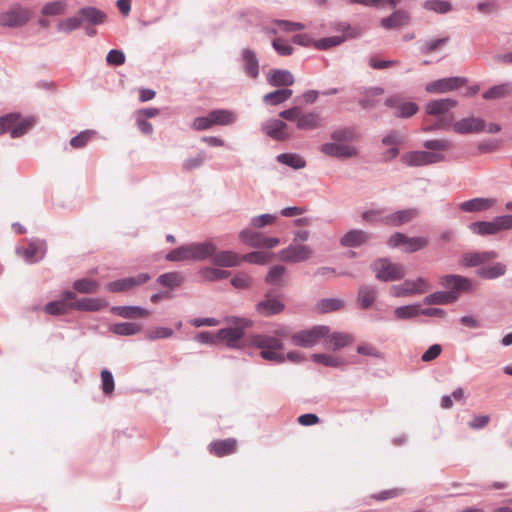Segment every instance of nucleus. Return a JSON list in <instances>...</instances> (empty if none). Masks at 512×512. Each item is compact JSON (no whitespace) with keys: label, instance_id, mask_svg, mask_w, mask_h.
<instances>
[{"label":"nucleus","instance_id":"f257e3e1","mask_svg":"<svg viewBox=\"0 0 512 512\" xmlns=\"http://www.w3.org/2000/svg\"><path fill=\"white\" fill-rule=\"evenodd\" d=\"M223 322L229 326L218 330L217 343H224L229 348H238L244 337L245 329L252 326V321L248 318L227 316Z\"/></svg>","mask_w":512,"mask_h":512},{"label":"nucleus","instance_id":"f03ea898","mask_svg":"<svg viewBox=\"0 0 512 512\" xmlns=\"http://www.w3.org/2000/svg\"><path fill=\"white\" fill-rule=\"evenodd\" d=\"M251 343L261 350L260 355L263 359L277 363L285 362L284 354L279 351L283 349L281 339L274 335L255 334L252 335Z\"/></svg>","mask_w":512,"mask_h":512},{"label":"nucleus","instance_id":"7ed1b4c3","mask_svg":"<svg viewBox=\"0 0 512 512\" xmlns=\"http://www.w3.org/2000/svg\"><path fill=\"white\" fill-rule=\"evenodd\" d=\"M34 125L35 118L33 116L23 117L17 113H10L0 117V134L9 133L11 138H19Z\"/></svg>","mask_w":512,"mask_h":512},{"label":"nucleus","instance_id":"20e7f679","mask_svg":"<svg viewBox=\"0 0 512 512\" xmlns=\"http://www.w3.org/2000/svg\"><path fill=\"white\" fill-rule=\"evenodd\" d=\"M371 269L377 280L394 282L404 278L406 270L403 265L392 262L389 258H378L371 263Z\"/></svg>","mask_w":512,"mask_h":512},{"label":"nucleus","instance_id":"39448f33","mask_svg":"<svg viewBox=\"0 0 512 512\" xmlns=\"http://www.w3.org/2000/svg\"><path fill=\"white\" fill-rule=\"evenodd\" d=\"M329 327L326 325H316L309 329L300 330L291 336V341L298 347H312L319 343L324 337L328 336Z\"/></svg>","mask_w":512,"mask_h":512},{"label":"nucleus","instance_id":"423d86ee","mask_svg":"<svg viewBox=\"0 0 512 512\" xmlns=\"http://www.w3.org/2000/svg\"><path fill=\"white\" fill-rule=\"evenodd\" d=\"M406 141L405 134L400 130H390L381 138V146L387 147L381 153V161L384 163L396 159L400 153L399 147Z\"/></svg>","mask_w":512,"mask_h":512},{"label":"nucleus","instance_id":"0eeeda50","mask_svg":"<svg viewBox=\"0 0 512 512\" xmlns=\"http://www.w3.org/2000/svg\"><path fill=\"white\" fill-rule=\"evenodd\" d=\"M445 156L438 152H428L423 150H416L404 153L400 160L409 167H421L442 162Z\"/></svg>","mask_w":512,"mask_h":512},{"label":"nucleus","instance_id":"6e6552de","mask_svg":"<svg viewBox=\"0 0 512 512\" xmlns=\"http://www.w3.org/2000/svg\"><path fill=\"white\" fill-rule=\"evenodd\" d=\"M30 16L28 9L15 4L10 9L0 12V26L7 28H19L29 21Z\"/></svg>","mask_w":512,"mask_h":512},{"label":"nucleus","instance_id":"1a4fd4ad","mask_svg":"<svg viewBox=\"0 0 512 512\" xmlns=\"http://www.w3.org/2000/svg\"><path fill=\"white\" fill-rule=\"evenodd\" d=\"M440 284L447 289V293H452L455 301L460 293L470 292L474 289L473 281L462 275L449 274L440 278Z\"/></svg>","mask_w":512,"mask_h":512},{"label":"nucleus","instance_id":"9d476101","mask_svg":"<svg viewBox=\"0 0 512 512\" xmlns=\"http://www.w3.org/2000/svg\"><path fill=\"white\" fill-rule=\"evenodd\" d=\"M313 251L305 244L291 243L278 252V258L285 263L306 262L312 257Z\"/></svg>","mask_w":512,"mask_h":512},{"label":"nucleus","instance_id":"9b49d317","mask_svg":"<svg viewBox=\"0 0 512 512\" xmlns=\"http://www.w3.org/2000/svg\"><path fill=\"white\" fill-rule=\"evenodd\" d=\"M430 289L427 280L418 277L415 280H406L401 285H393L390 288V294L394 297H407L416 294H423Z\"/></svg>","mask_w":512,"mask_h":512},{"label":"nucleus","instance_id":"f8f14e48","mask_svg":"<svg viewBox=\"0 0 512 512\" xmlns=\"http://www.w3.org/2000/svg\"><path fill=\"white\" fill-rule=\"evenodd\" d=\"M320 151L327 156L338 159L353 158L358 155V149L356 147L336 141L322 144Z\"/></svg>","mask_w":512,"mask_h":512},{"label":"nucleus","instance_id":"ddd939ff","mask_svg":"<svg viewBox=\"0 0 512 512\" xmlns=\"http://www.w3.org/2000/svg\"><path fill=\"white\" fill-rule=\"evenodd\" d=\"M467 81V78L459 76L441 78L428 83L425 90L428 93H447L462 87Z\"/></svg>","mask_w":512,"mask_h":512},{"label":"nucleus","instance_id":"4468645a","mask_svg":"<svg viewBox=\"0 0 512 512\" xmlns=\"http://www.w3.org/2000/svg\"><path fill=\"white\" fill-rule=\"evenodd\" d=\"M385 105L394 109V116L398 118H409L416 114L419 109L416 103L403 101L398 95L389 96L385 100Z\"/></svg>","mask_w":512,"mask_h":512},{"label":"nucleus","instance_id":"2eb2a0df","mask_svg":"<svg viewBox=\"0 0 512 512\" xmlns=\"http://www.w3.org/2000/svg\"><path fill=\"white\" fill-rule=\"evenodd\" d=\"M149 279L150 275L148 273H140L134 277H127L109 282L106 285V289L110 292H124L146 283Z\"/></svg>","mask_w":512,"mask_h":512},{"label":"nucleus","instance_id":"dca6fc26","mask_svg":"<svg viewBox=\"0 0 512 512\" xmlns=\"http://www.w3.org/2000/svg\"><path fill=\"white\" fill-rule=\"evenodd\" d=\"M262 131L271 139L285 141L290 138L287 124L280 119H268L261 125Z\"/></svg>","mask_w":512,"mask_h":512},{"label":"nucleus","instance_id":"f3484780","mask_svg":"<svg viewBox=\"0 0 512 512\" xmlns=\"http://www.w3.org/2000/svg\"><path fill=\"white\" fill-rule=\"evenodd\" d=\"M486 128L483 119L477 117H467L453 123L452 130L458 134L480 133Z\"/></svg>","mask_w":512,"mask_h":512},{"label":"nucleus","instance_id":"a211bd4d","mask_svg":"<svg viewBox=\"0 0 512 512\" xmlns=\"http://www.w3.org/2000/svg\"><path fill=\"white\" fill-rule=\"evenodd\" d=\"M323 126V118L320 112L315 110L303 112L300 111L296 127L299 130L311 131L319 129Z\"/></svg>","mask_w":512,"mask_h":512},{"label":"nucleus","instance_id":"6ab92c4d","mask_svg":"<svg viewBox=\"0 0 512 512\" xmlns=\"http://www.w3.org/2000/svg\"><path fill=\"white\" fill-rule=\"evenodd\" d=\"M46 252L45 242L41 240H31L27 248L17 249V254L21 255L27 262L34 263L41 260Z\"/></svg>","mask_w":512,"mask_h":512},{"label":"nucleus","instance_id":"aec40b11","mask_svg":"<svg viewBox=\"0 0 512 512\" xmlns=\"http://www.w3.org/2000/svg\"><path fill=\"white\" fill-rule=\"evenodd\" d=\"M371 239V234L361 229H351L340 238V245L346 248H356Z\"/></svg>","mask_w":512,"mask_h":512},{"label":"nucleus","instance_id":"412c9836","mask_svg":"<svg viewBox=\"0 0 512 512\" xmlns=\"http://www.w3.org/2000/svg\"><path fill=\"white\" fill-rule=\"evenodd\" d=\"M211 262L219 267L231 268L237 267L242 262V256L231 250H215Z\"/></svg>","mask_w":512,"mask_h":512},{"label":"nucleus","instance_id":"4be33fe9","mask_svg":"<svg viewBox=\"0 0 512 512\" xmlns=\"http://www.w3.org/2000/svg\"><path fill=\"white\" fill-rule=\"evenodd\" d=\"M456 106V100L452 98H443L429 101L425 106V111L431 116H449L448 112Z\"/></svg>","mask_w":512,"mask_h":512},{"label":"nucleus","instance_id":"5701e85b","mask_svg":"<svg viewBox=\"0 0 512 512\" xmlns=\"http://www.w3.org/2000/svg\"><path fill=\"white\" fill-rule=\"evenodd\" d=\"M189 250L192 261H203L208 258L212 259L216 245L212 241L191 243L189 244Z\"/></svg>","mask_w":512,"mask_h":512},{"label":"nucleus","instance_id":"b1692460","mask_svg":"<svg viewBox=\"0 0 512 512\" xmlns=\"http://www.w3.org/2000/svg\"><path fill=\"white\" fill-rule=\"evenodd\" d=\"M496 204L493 198H473L459 204V209L467 213L487 211Z\"/></svg>","mask_w":512,"mask_h":512},{"label":"nucleus","instance_id":"393cba45","mask_svg":"<svg viewBox=\"0 0 512 512\" xmlns=\"http://www.w3.org/2000/svg\"><path fill=\"white\" fill-rule=\"evenodd\" d=\"M497 256V253L494 251L468 252L463 254L460 263L465 267H476L497 258Z\"/></svg>","mask_w":512,"mask_h":512},{"label":"nucleus","instance_id":"a878e982","mask_svg":"<svg viewBox=\"0 0 512 512\" xmlns=\"http://www.w3.org/2000/svg\"><path fill=\"white\" fill-rule=\"evenodd\" d=\"M418 215V210L409 208L388 214L384 218V224L398 227L413 220Z\"/></svg>","mask_w":512,"mask_h":512},{"label":"nucleus","instance_id":"bb28decb","mask_svg":"<svg viewBox=\"0 0 512 512\" xmlns=\"http://www.w3.org/2000/svg\"><path fill=\"white\" fill-rule=\"evenodd\" d=\"M74 310L85 312H96L107 306V302L102 298H80L71 302Z\"/></svg>","mask_w":512,"mask_h":512},{"label":"nucleus","instance_id":"cd10ccee","mask_svg":"<svg viewBox=\"0 0 512 512\" xmlns=\"http://www.w3.org/2000/svg\"><path fill=\"white\" fill-rule=\"evenodd\" d=\"M267 81L271 86L281 87L290 86L295 79L293 74L285 69H273L267 75Z\"/></svg>","mask_w":512,"mask_h":512},{"label":"nucleus","instance_id":"c85d7f7f","mask_svg":"<svg viewBox=\"0 0 512 512\" xmlns=\"http://www.w3.org/2000/svg\"><path fill=\"white\" fill-rule=\"evenodd\" d=\"M323 344L332 350L341 349L353 341V337L350 334L342 332H333L323 338Z\"/></svg>","mask_w":512,"mask_h":512},{"label":"nucleus","instance_id":"c756f323","mask_svg":"<svg viewBox=\"0 0 512 512\" xmlns=\"http://www.w3.org/2000/svg\"><path fill=\"white\" fill-rule=\"evenodd\" d=\"M111 312L127 319L143 318L150 315V311L140 306H114Z\"/></svg>","mask_w":512,"mask_h":512},{"label":"nucleus","instance_id":"7c9ffc66","mask_svg":"<svg viewBox=\"0 0 512 512\" xmlns=\"http://www.w3.org/2000/svg\"><path fill=\"white\" fill-rule=\"evenodd\" d=\"M236 445V440L232 438L216 440L209 444V451L216 456L223 457L234 453Z\"/></svg>","mask_w":512,"mask_h":512},{"label":"nucleus","instance_id":"2f4dec72","mask_svg":"<svg viewBox=\"0 0 512 512\" xmlns=\"http://www.w3.org/2000/svg\"><path fill=\"white\" fill-rule=\"evenodd\" d=\"M242 59L245 73L253 79L257 78L259 75V61L256 53L248 48L243 49Z\"/></svg>","mask_w":512,"mask_h":512},{"label":"nucleus","instance_id":"473e14b6","mask_svg":"<svg viewBox=\"0 0 512 512\" xmlns=\"http://www.w3.org/2000/svg\"><path fill=\"white\" fill-rule=\"evenodd\" d=\"M78 12L82 19V24L100 25L106 19L104 12L91 6L83 7Z\"/></svg>","mask_w":512,"mask_h":512},{"label":"nucleus","instance_id":"72a5a7b5","mask_svg":"<svg viewBox=\"0 0 512 512\" xmlns=\"http://www.w3.org/2000/svg\"><path fill=\"white\" fill-rule=\"evenodd\" d=\"M409 21V14L407 11L399 9L394 11L390 16L381 20V26L386 29H395L407 24Z\"/></svg>","mask_w":512,"mask_h":512},{"label":"nucleus","instance_id":"f704fd0d","mask_svg":"<svg viewBox=\"0 0 512 512\" xmlns=\"http://www.w3.org/2000/svg\"><path fill=\"white\" fill-rule=\"evenodd\" d=\"M284 309V304L276 298H269L260 301L256 305V311L262 316H272L279 314Z\"/></svg>","mask_w":512,"mask_h":512},{"label":"nucleus","instance_id":"c9c22d12","mask_svg":"<svg viewBox=\"0 0 512 512\" xmlns=\"http://www.w3.org/2000/svg\"><path fill=\"white\" fill-rule=\"evenodd\" d=\"M378 294V290L373 285H362L358 290V303L362 309L370 308Z\"/></svg>","mask_w":512,"mask_h":512},{"label":"nucleus","instance_id":"e433bc0d","mask_svg":"<svg viewBox=\"0 0 512 512\" xmlns=\"http://www.w3.org/2000/svg\"><path fill=\"white\" fill-rule=\"evenodd\" d=\"M468 228L477 235H495L499 233L496 219L492 221H477L469 224Z\"/></svg>","mask_w":512,"mask_h":512},{"label":"nucleus","instance_id":"4c0bfd02","mask_svg":"<svg viewBox=\"0 0 512 512\" xmlns=\"http://www.w3.org/2000/svg\"><path fill=\"white\" fill-rule=\"evenodd\" d=\"M512 95V82H505L489 88L483 93L486 100L502 99Z\"/></svg>","mask_w":512,"mask_h":512},{"label":"nucleus","instance_id":"58836bf2","mask_svg":"<svg viewBox=\"0 0 512 512\" xmlns=\"http://www.w3.org/2000/svg\"><path fill=\"white\" fill-rule=\"evenodd\" d=\"M278 163L288 166L294 170L306 167V160L297 153H281L276 156Z\"/></svg>","mask_w":512,"mask_h":512},{"label":"nucleus","instance_id":"ea45409f","mask_svg":"<svg viewBox=\"0 0 512 512\" xmlns=\"http://www.w3.org/2000/svg\"><path fill=\"white\" fill-rule=\"evenodd\" d=\"M210 118L213 125L226 126L236 122L237 116L233 111L227 109H215L210 111Z\"/></svg>","mask_w":512,"mask_h":512},{"label":"nucleus","instance_id":"a19ab883","mask_svg":"<svg viewBox=\"0 0 512 512\" xmlns=\"http://www.w3.org/2000/svg\"><path fill=\"white\" fill-rule=\"evenodd\" d=\"M110 331L119 336H132L141 331V325L132 322H121L111 325Z\"/></svg>","mask_w":512,"mask_h":512},{"label":"nucleus","instance_id":"79ce46f5","mask_svg":"<svg viewBox=\"0 0 512 512\" xmlns=\"http://www.w3.org/2000/svg\"><path fill=\"white\" fill-rule=\"evenodd\" d=\"M423 302L426 305H446L455 302V297L447 291H437L427 295Z\"/></svg>","mask_w":512,"mask_h":512},{"label":"nucleus","instance_id":"37998d69","mask_svg":"<svg viewBox=\"0 0 512 512\" xmlns=\"http://www.w3.org/2000/svg\"><path fill=\"white\" fill-rule=\"evenodd\" d=\"M477 273L481 278L484 279H496L506 273V265L501 262H497L492 266L480 268Z\"/></svg>","mask_w":512,"mask_h":512},{"label":"nucleus","instance_id":"c03bdc74","mask_svg":"<svg viewBox=\"0 0 512 512\" xmlns=\"http://www.w3.org/2000/svg\"><path fill=\"white\" fill-rule=\"evenodd\" d=\"M263 234L250 228L243 229L239 233V239L246 245L253 248H261Z\"/></svg>","mask_w":512,"mask_h":512},{"label":"nucleus","instance_id":"a18cd8bd","mask_svg":"<svg viewBox=\"0 0 512 512\" xmlns=\"http://www.w3.org/2000/svg\"><path fill=\"white\" fill-rule=\"evenodd\" d=\"M292 93L293 91L288 88L278 89L264 95L263 101L275 106L288 100L292 96Z\"/></svg>","mask_w":512,"mask_h":512},{"label":"nucleus","instance_id":"49530a36","mask_svg":"<svg viewBox=\"0 0 512 512\" xmlns=\"http://www.w3.org/2000/svg\"><path fill=\"white\" fill-rule=\"evenodd\" d=\"M183 282L184 277L180 272L164 273L157 278L158 284L171 289L179 287Z\"/></svg>","mask_w":512,"mask_h":512},{"label":"nucleus","instance_id":"de8ad7c7","mask_svg":"<svg viewBox=\"0 0 512 512\" xmlns=\"http://www.w3.org/2000/svg\"><path fill=\"white\" fill-rule=\"evenodd\" d=\"M312 360L316 363L322 364L326 367L338 368L345 364V360L331 354L315 353L312 355Z\"/></svg>","mask_w":512,"mask_h":512},{"label":"nucleus","instance_id":"09e8293b","mask_svg":"<svg viewBox=\"0 0 512 512\" xmlns=\"http://www.w3.org/2000/svg\"><path fill=\"white\" fill-rule=\"evenodd\" d=\"M358 132L353 127L340 128L331 133V139L336 142H350L358 138Z\"/></svg>","mask_w":512,"mask_h":512},{"label":"nucleus","instance_id":"8fccbe9b","mask_svg":"<svg viewBox=\"0 0 512 512\" xmlns=\"http://www.w3.org/2000/svg\"><path fill=\"white\" fill-rule=\"evenodd\" d=\"M423 8L437 14H447L452 10V4L447 0H426Z\"/></svg>","mask_w":512,"mask_h":512},{"label":"nucleus","instance_id":"3c124183","mask_svg":"<svg viewBox=\"0 0 512 512\" xmlns=\"http://www.w3.org/2000/svg\"><path fill=\"white\" fill-rule=\"evenodd\" d=\"M201 276L207 281H218L228 278L231 272L216 267H205L200 270Z\"/></svg>","mask_w":512,"mask_h":512},{"label":"nucleus","instance_id":"603ef678","mask_svg":"<svg viewBox=\"0 0 512 512\" xmlns=\"http://www.w3.org/2000/svg\"><path fill=\"white\" fill-rule=\"evenodd\" d=\"M71 309H73L71 303H67L64 300L48 302L44 307L47 314L55 316L64 315Z\"/></svg>","mask_w":512,"mask_h":512},{"label":"nucleus","instance_id":"864d4df0","mask_svg":"<svg viewBox=\"0 0 512 512\" xmlns=\"http://www.w3.org/2000/svg\"><path fill=\"white\" fill-rule=\"evenodd\" d=\"M436 120L430 124H424L423 131L432 132L435 130H449L453 125V116H436Z\"/></svg>","mask_w":512,"mask_h":512},{"label":"nucleus","instance_id":"5fc2aeb1","mask_svg":"<svg viewBox=\"0 0 512 512\" xmlns=\"http://www.w3.org/2000/svg\"><path fill=\"white\" fill-rule=\"evenodd\" d=\"M420 314V305L410 304L397 307L394 310V315L397 319L407 320L417 317Z\"/></svg>","mask_w":512,"mask_h":512},{"label":"nucleus","instance_id":"6e6d98bb","mask_svg":"<svg viewBox=\"0 0 512 512\" xmlns=\"http://www.w3.org/2000/svg\"><path fill=\"white\" fill-rule=\"evenodd\" d=\"M429 244L426 237H407L403 246V251L406 253H413L425 248Z\"/></svg>","mask_w":512,"mask_h":512},{"label":"nucleus","instance_id":"4d7b16f0","mask_svg":"<svg viewBox=\"0 0 512 512\" xmlns=\"http://www.w3.org/2000/svg\"><path fill=\"white\" fill-rule=\"evenodd\" d=\"M73 288L75 291H77L79 293L91 294V293H95L98 291L99 283L92 279L83 278V279L76 280L73 283Z\"/></svg>","mask_w":512,"mask_h":512},{"label":"nucleus","instance_id":"13d9d810","mask_svg":"<svg viewBox=\"0 0 512 512\" xmlns=\"http://www.w3.org/2000/svg\"><path fill=\"white\" fill-rule=\"evenodd\" d=\"M344 306V301L339 298H324L317 303V310L321 313L337 311Z\"/></svg>","mask_w":512,"mask_h":512},{"label":"nucleus","instance_id":"bf43d9fd","mask_svg":"<svg viewBox=\"0 0 512 512\" xmlns=\"http://www.w3.org/2000/svg\"><path fill=\"white\" fill-rule=\"evenodd\" d=\"M82 25V19L78 12L77 15L61 20L57 25V29L61 32L70 33L80 28Z\"/></svg>","mask_w":512,"mask_h":512},{"label":"nucleus","instance_id":"052dcab7","mask_svg":"<svg viewBox=\"0 0 512 512\" xmlns=\"http://www.w3.org/2000/svg\"><path fill=\"white\" fill-rule=\"evenodd\" d=\"M190 254L191 253H190L189 244H188V245L179 246V247L171 250L166 255L165 258H166L167 261L181 262V261L191 260V255Z\"/></svg>","mask_w":512,"mask_h":512},{"label":"nucleus","instance_id":"680f3d73","mask_svg":"<svg viewBox=\"0 0 512 512\" xmlns=\"http://www.w3.org/2000/svg\"><path fill=\"white\" fill-rule=\"evenodd\" d=\"M344 41H345V36L335 35V36L325 37V38L316 40L314 43V47L318 50H327L331 47L340 45Z\"/></svg>","mask_w":512,"mask_h":512},{"label":"nucleus","instance_id":"e2e57ef3","mask_svg":"<svg viewBox=\"0 0 512 512\" xmlns=\"http://www.w3.org/2000/svg\"><path fill=\"white\" fill-rule=\"evenodd\" d=\"M270 258L271 254L268 252L254 251L243 255L242 261L251 264L264 265L270 261Z\"/></svg>","mask_w":512,"mask_h":512},{"label":"nucleus","instance_id":"0e129e2a","mask_svg":"<svg viewBox=\"0 0 512 512\" xmlns=\"http://www.w3.org/2000/svg\"><path fill=\"white\" fill-rule=\"evenodd\" d=\"M423 146L428 149V152L447 151L451 148L452 143L447 139H433L427 140L423 143Z\"/></svg>","mask_w":512,"mask_h":512},{"label":"nucleus","instance_id":"69168bd1","mask_svg":"<svg viewBox=\"0 0 512 512\" xmlns=\"http://www.w3.org/2000/svg\"><path fill=\"white\" fill-rule=\"evenodd\" d=\"M95 134L96 132L93 130L81 131L70 139V145L76 149L82 148L93 138Z\"/></svg>","mask_w":512,"mask_h":512},{"label":"nucleus","instance_id":"338daca9","mask_svg":"<svg viewBox=\"0 0 512 512\" xmlns=\"http://www.w3.org/2000/svg\"><path fill=\"white\" fill-rule=\"evenodd\" d=\"M285 272L286 268L283 265H274L269 269L265 281L271 285H278Z\"/></svg>","mask_w":512,"mask_h":512},{"label":"nucleus","instance_id":"774afa93","mask_svg":"<svg viewBox=\"0 0 512 512\" xmlns=\"http://www.w3.org/2000/svg\"><path fill=\"white\" fill-rule=\"evenodd\" d=\"M66 9L63 1H53L46 3L42 8V14L45 16L61 15Z\"/></svg>","mask_w":512,"mask_h":512}]
</instances>
